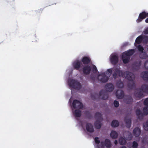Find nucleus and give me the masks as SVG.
Here are the masks:
<instances>
[{
	"instance_id": "46",
	"label": "nucleus",
	"mask_w": 148,
	"mask_h": 148,
	"mask_svg": "<svg viewBox=\"0 0 148 148\" xmlns=\"http://www.w3.org/2000/svg\"><path fill=\"white\" fill-rule=\"evenodd\" d=\"M124 120H126L125 119ZM128 120L130 121V120H131L129 119H128Z\"/></svg>"
},
{
	"instance_id": "27",
	"label": "nucleus",
	"mask_w": 148,
	"mask_h": 148,
	"mask_svg": "<svg viewBox=\"0 0 148 148\" xmlns=\"http://www.w3.org/2000/svg\"><path fill=\"white\" fill-rule=\"evenodd\" d=\"M143 78L145 81H148V71H145L144 72Z\"/></svg>"
},
{
	"instance_id": "10",
	"label": "nucleus",
	"mask_w": 148,
	"mask_h": 148,
	"mask_svg": "<svg viewBox=\"0 0 148 148\" xmlns=\"http://www.w3.org/2000/svg\"><path fill=\"white\" fill-rule=\"evenodd\" d=\"M101 144L102 148H103L104 145H105L106 147L109 148L111 147L112 145L110 140L108 139H105L104 143L103 142H101Z\"/></svg>"
},
{
	"instance_id": "44",
	"label": "nucleus",
	"mask_w": 148,
	"mask_h": 148,
	"mask_svg": "<svg viewBox=\"0 0 148 148\" xmlns=\"http://www.w3.org/2000/svg\"><path fill=\"white\" fill-rule=\"evenodd\" d=\"M81 121L80 123H82V125H81L82 126V127H83V124H82V121Z\"/></svg>"
},
{
	"instance_id": "16",
	"label": "nucleus",
	"mask_w": 148,
	"mask_h": 148,
	"mask_svg": "<svg viewBox=\"0 0 148 148\" xmlns=\"http://www.w3.org/2000/svg\"><path fill=\"white\" fill-rule=\"evenodd\" d=\"M136 113L138 118L140 119H142L144 116L145 115L139 109H138L136 110Z\"/></svg>"
},
{
	"instance_id": "36",
	"label": "nucleus",
	"mask_w": 148,
	"mask_h": 148,
	"mask_svg": "<svg viewBox=\"0 0 148 148\" xmlns=\"http://www.w3.org/2000/svg\"><path fill=\"white\" fill-rule=\"evenodd\" d=\"M138 50L141 52H143L144 51V48L140 45H139L137 47Z\"/></svg>"
},
{
	"instance_id": "29",
	"label": "nucleus",
	"mask_w": 148,
	"mask_h": 148,
	"mask_svg": "<svg viewBox=\"0 0 148 148\" xmlns=\"http://www.w3.org/2000/svg\"><path fill=\"white\" fill-rule=\"evenodd\" d=\"M128 87L131 89H132L134 88H135V84L134 82L132 81L128 84Z\"/></svg>"
},
{
	"instance_id": "28",
	"label": "nucleus",
	"mask_w": 148,
	"mask_h": 148,
	"mask_svg": "<svg viewBox=\"0 0 148 148\" xmlns=\"http://www.w3.org/2000/svg\"><path fill=\"white\" fill-rule=\"evenodd\" d=\"M119 125L118 121H112L111 123V125L112 127H116L119 126Z\"/></svg>"
},
{
	"instance_id": "41",
	"label": "nucleus",
	"mask_w": 148,
	"mask_h": 148,
	"mask_svg": "<svg viewBox=\"0 0 148 148\" xmlns=\"http://www.w3.org/2000/svg\"><path fill=\"white\" fill-rule=\"evenodd\" d=\"M107 71L109 73H110V74H112L113 72V68L112 69H108Z\"/></svg>"
},
{
	"instance_id": "43",
	"label": "nucleus",
	"mask_w": 148,
	"mask_h": 148,
	"mask_svg": "<svg viewBox=\"0 0 148 148\" xmlns=\"http://www.w3.org/2000/svg\"><path fill=\"white\" fill-rule=\"evenodd\" d=\"M114 143L115 145H116L118 143V141L117 140H115L114 141Z\"/></svg>"
},
{
	"instance_id": "22",
	"label": "nucleus",
	"mask_w": 148,
	"mask_h": 148,
	"mask_svg": "<svg viewBox=\"0 0 148 148\" xmlns=\"http://www.w3.org/2000/svg\"><path fill=\"white\" fill-rule=\"evenodd\" d=\"M95 118L97 120H103V118L102 117L101 114L99 112H96L95 114Z\"/></svg>"
},
{
	"instance_id": "11",
	"label": "nucleus",
	"mask_w": 148,
	"mask_h": 148,
	"mask_svg": "<svg viewBox=\"0 0 148 148\" xmlns=\"http://www.w3.org/2000/svg\"><path fill=\"white\" fill-rule=\"evenodd\" d=\"M110 61L113 65L116 64L118 62V58L117 56L115 55H112L110 56Z\"/></svg>"
},
{
	"instance_id": "26",
	"label": "nucleus",
	"mask_w": 148,
	"mask_h": 148,
	"mask_svg": "<svg viewBox=\"0 0 148 148\" xmlns=\"http://www.w3.org/2000/svg\"><path fill=\"white\" fill-rule=\"evenodd\" d=\"M119 142L120 144L121 145H125L127 142L126 140L122 137L119 138Z\"/></svg>"
},
{
	"instance_id": "25",
	"label": "nucleus",
	"mask_w": 148,
	"mask_h": 148,
	"mask_svg": "<svg viewBox=\"0 0 148 148\" xmlns=\"http://www.w3.org/2000/svg\"><path fill=\"white\" fill-rule=\"evenodd\" d=\"M74 114L75 117H79L81 115V112L78 109H76L75 110Z\"/></svg>"
},
{
	"instance_id": "33",
	"label": "nucleus",
	"mask_w": 148,
	"mask_h": 148,
	"mask_svg": "<svg viewBox=\"0 0 148 148\" xmlns=\"http://www.w3.org/2000/svg\"><path fill=\"white\" fill-rule=\"evenodd\" d=\"M126 138L127 140H131L132 138V134L130 132H128L127 136H126Z\"/></svg>"
},
{
	"instance_id": "18",
	"label": "nucleus",
	"mask_w": 148,
	"mask_h": 148,
	"mask_svg": "<svg viewBox=\"0 0 148 148\" xmlns=\"http://www.w3.org/2000/svg\"><path fill=\"white\" fill-rule=\"evenodd\" d=\"M82 62L84 64H88L91 62L90 58L87 56L83 57L82 60Z\"/></svg>"
},
{
	"instance_id": "35",
	"label": "nucleus",
	"mask_w": 148,
	"mask_h": 148,
	"mask_svg": "<svg viewBox=\"0 0 148 148\" xmlns=\"http://www.w3.org/2000/svg\"><path fill=\"white\" fill-rule=\"evenodd\" d=\"M138 146V144L136 141H134L133 142L132 147L133 148H137Z\"/></svg>"
},
{
	"instance_id": "8",
	"label": "nucleus",
	"mask_w": 148,
	"mask_h": 148,
	"mask_svg": "<svg viewBox=\"0 0 148 148\" xmlns=\"http://www.w3.org/2000/svg\"><path fill=\"white\" fill-rule=\"evenodd\" d=\"M72 107L74 109H82L83 108V105L80 101L77 100L75 99L73 101Z\"/></svg>"
},
{
	"instance_id": "17",
	"label": "nucleus",
	"mask_w": 148,
	"mask_h": 148,
	"mask_svg": "<svg viewBox=\"0 0 148 148\" xmlns=\"http://www.w3.org/2000/svg\"><path fill=\"white\" fill-rule=\"evenodd\" d=\"M86 129L87 132L90 133H92L94 129L92 125L90 123H87L86 125Z\"/></svg>"
},
{
	"instance_id": "21",
	"label": "nucleus",
	"mask_w": 148,
	"mask_h": 148,
	"mask_svg": "<svg viewBox=\"0 0 148 148\" xmlns=\"http://www.w3.org/2000/svg\"><path fill=\"white\" fill-rule=\"evenodd\" d=\"M110 136L113 139L116 138L118 136V134L115 131H112L110 134Z\"/></svg>"
},
{
	"instance_id": "14",
	"label": "nucleus",
	"mask_w": 148,
	"mask_h": 148,
	"mask_svg": "<svg viewBox=\"0 0 148 148\" xmlns=\"http://www.w3.org/2000/svg\"><path fill=\"white\" fill-rule=\"evenodd\" d=\"M82 65V62L79 60L75 61L73 64V66L74 69L77 70H79Z\"/></svg>"
},
{
	"instance_id": "42",
	"label": "nucleus",
	"mask_w": 148,
	"mask_h": 148,
	"mask_svg": "<svg viewBox=\"0 0 148 148\" xmlns=\"http://www.w3.org/2000/svg\"><path fill=\"white\" fill-rule=\"evenodd\" d=\"M147 141L146 139L144 138L142 140V143L143 144H145L147 143Z\"/></svg>"
},
{
	"instance_id": "38",
	"label": "nucleus",
	"mask_w": 148,
	"mask_h": 148,
	"mask_svg": "<svg viewBox=\"0 0 148 148\" xmlns=\"http://www.w3.org/2000/svg\"><path fill=\"white\" fill-rule=\"evenodd\" d=\"M144 104L145 105L148 106V97L144 101Z\"/></svg>"
},
{
	"instance_id": "47",
	"label": "nucleus",
	"mask_w": 148,
	"mask_h": 148,
	"mask_svg": "<svg viewBox=\"0 0 148 148\" xmlns=\"http://www.w3.org/2000/svg\"><path fill=\"white\" fill-rule=\"evenodd\" d=\"M42 10H43V9H40V10H42Z\"/></svg>"
},
{
	"instance_id": "34",
	"label": "nucleus",
	"mask_w": 148,
	"mask_h": 148,
	"mask_svg": "<svg viewBox=\"0 0 148 148\" xmlns=\"http://www.w3.org/2000/svg\"><path fill=\"white\" fill-rule=\"evenodd\" d=\"M143 127L145 130L148 131V121H146V122L144 123Z\"/></svg>"
},
{
	"instance_id": "6",
	"label": "nucleus",
	"mask_w": 148,
	"mask_h": 148,
	"mask_svg": "<svg viewBox=\"0 0 148 148\" xmlns=\"http://www.w3.org/2000/svg\"><path fill=\"white\" fill-rule=\"evenodd\" d=\"M148 16V13L146 12L145 11H143L139 14L138 19L136 20L137 23H139L142 21Z\"/></svg>"
},
{
	"instance_id": "31",
	"label": "nucleus",
	"mask_w": 148,
	"mask_h": 148,
	"mask_svg": "<svg viewBox=\"0 0 148 148\" xmlns=\"http://www.w3.org/2000/svg\"><path fill=\"white\" fill-rule=\"evenodd\" d=\"M117 86L119 88H122L124 86L122 82L121 81H118L116 83Z\"/></svg>"
},
{
	"instance_id": "20",
	"label": "nucleus",
	"mask_w": 148,
	"mask_h": 148,
	"mask_svg": "<svg viewBox=\"0 0 148 148\" xmlns=\"http://www.w3.org/2000/svg\"><path fill=\"white\" fill-rule=\"evenodd\" d=\"M101 121H95L94 123L95 128L97 129H100L101 126Z\"/></svg>"
},
{
	"instance_id": "24",
	"label": "nucleus",
	"mask_w": 148,
	"mask_h": 148,
	"mask_svg": "<svg viewBox=\"0 0 148 148\" xmlns=\"http://www.w3.org/2000/svg\"><path fill=\"white\" fill-rule=\"evenodd\" d=\"M140 88L143 90L144 92L148 93V85H143Z\"/></svg>"
},
{
	"instance_id": "7",
	"label": "nucleus",
	"mask_w": 148,
	"mask_h": 148,
	"mask_svg": "<svg viewBox=\"0 0 148 148\" xmlns=\"http://www.w3.org/2000/svg\"><path fill=\"white\" fill-rule=\"evenodd\" d=\"M123 77H125L126 79L131 81H133L135 78L134 75L132 73L129 71L124 72Z\"/></svg>"
},
{
	"instance_id": "4",
	"label": "nucleus",
	"mask_w": 148,
	"mask_h": 148,
	"mask_svg": "<svg viewBox=\"0 0 148 148\" xmlns=\"http://www.w3.org/2000/svg\"><path fill=\"white\" fill-rule=\"evenodd\" d=\"M113 77L116 79L118 77H123L124 72L121 69L120 67H114L113 68Z\"/></svg>"
},
{
	"instance_id": "32",
	"label": "nucleus",
	"mask_w": 148,
	"mask_h": 148,
	"mask_svg": "<svg viewBox=\"0 0 148 148\" xmlns=\"http://www.w3.org/2000/svg\"><path fill=\"white\" fill-rule=\"evenodd\" d=\"M126 127L128 128H130L131 125V121H125Z\"/></svg>"
},
{
	"instance_id": "1",
	"label": "nucleus",
	"mask_w": 148,
	"mask_h": 148,
	"mask_svg": "<svg viewBox=\"0 0 148 148\" xmlns=\"http://www.w3.org/2000/svg\"><path fill=\"white\" fill-rule=\"evenodd\" d=\"M105 87L106 89V91L102 90L99 92V93L100 97L103 100L107 99L108 97V95L107 91L111 92L114 89V86L110 83L106 84Z\"/></svg>"
},
{
	"instance_id": "9",
	"label": "nucleus",
	"mask_w": 148,
	"mask_h": 148,
	"mask_svg": "<svg viewBox=\"0 0 148 148\" xmlns=\"http://www.w3.org/2000/svg\"><path fill=\"white\" fill-rule=\"evenodd\" d=\"M99 79L101 82L106 83L108 81L109 78L105 73H102L99 75Z\"/></svg>"
},
{
	"instance_id": "3",
	"label": "nucleus",
	"mask_w": 148,
	"mask_h": 148,
	"mask_svg": "<svg viewBox=\"0 0 148 148\" xmlns=\"http://www.w3.org/2000/svg\"><path fill=\"white\" fill-rule=\"evenodd\" d=\"M135 52L134 49H131L124 52L122 54L121 58L124 64L128 63L130 59V56L132 55Z\"/></svg>"
},
{
	"instance_id": "12",
	"label": "nucleus",
	"mask_w": 148,
	"mask_h": 148,
	"mask_svg": "<svg viewBox=\"0 0 148 148\" xmlns=\"http://www.w3.org/2000/svg\"><path fill=\"white\" fill-rule=\"evenodd\" d=\"M115 94L117 98L120 99H123L124 96V92L121 90H117Z\"/></svg>"
},
{
	"instance_id": "2",
	"label": "nucleus",
	"mask_w": 148,
	"mask_h": 148,
	"mask_svg": "<svg viewBox=\"0 0 148 148\" xmlns=\"http://www.w3.org/2000/svg\"><path fill=\"white\" fill-rule=\"evenodd\" d=\"M82 69L83 73L86 75H89L91 71L93 74H96L98 72L97 67L93 64H92L91 66H85L83 67Z\"/></svg>"
},
{
	"instance_id": "19",
	"label": "nucleus",
	"mask_w": 148,
	"mask_h": 148,
	"mask_svg": "<svg viewBox=\"0 0 148 148\" xmlns=\"http://www.w3.org/2000/svg\"><path fill=\"white\" fill-rule=\"evenodd\" d=\"M140 130L138 127L135 128L133 130V134L136 137L140 135Z\"/></svg>"
},
{
	"instance_id": "5",
	"label": "nucleus",
	"mask_w": 148,
	"mask_h": 148,
	"mask_svg": "<svg viewBox=\"0 0 148 148\" xmlns=\"http://www.w3.org/2000/svg\"><path fill=\"white\" fill-rule=\"evenodd\" d=\"M68 84L70 87L75 89L79 90L81 87L80 82L75 79L69 80L68 81Z\"/></svg>"
},
{
	"instance_id": "45",
	"label": "nucleus",
	"mask_w": 148,
	"mask_h": 148,
	"mask_svg": "<svg viewBox=\"0 0 148 148\" xmlns=\"http://www.w3.org/2000/svg\"><path fill=\"white\" fill-rule=\"evenodd\" d=\"M121 148H127L125 147V146H123Z\"/></svg>"
},
{
	"instance_id": "15",
	"label": "nucleus",
	"mask_w": 148,
	"mask_h": 148,
	"mask_svg": "<svg viewBox=\"0 0 148 148\" xmlns=\"http://www.w3.org/2000/svg\"><path fill=\"white\" fill-rule=\"evenodd\" d=\"M124 102L128 104L131 103L133 101V99L131 96L129 95H125L123 99Z\"/></svg>"
},
{
	"instance_id": "40",
	"label": "nucleus",
	"mask_w": 148,
	"mask_h": 148,
	"mask_svg": "<svg viewBox=\"0 0 148 148\" xmlns=\"http://www.w3.org/2000/svg\"><path fill=\"white\" fill-rule=\"evenodd\" d=\"M143 33L145 34H148V27L145 29L143 32Z\"/></svg>"
},
{
	"instance_id": "39",
	"label": "nucleus",
	"mask_w": 148,
	"mask_h": 148,
	"mask_svg": "<svg viewBox=\"0 0 148 148\" xmlns=\"http://www.w3.org/2000/svg\"><path fill=\"white\" fill-rule=\"evenodd\" d=\"M95 143L97 144H99L100 143V141L99 140V138L97 137L95 138Z\"/></svg>"
},
{
	"instance_id": "37",
	"label": "nucleus",
	"mask_w": 148,
	"mask_h": 148,
	"mask_svg": "<svg viewBox=\"0 0 148 148\" xmlns=\"http://www.w3.org/2000/svg\"><path fill=\"white\" fill-rule=\"evenodd\" d=\"M114 106L116 107H118L119 106V103L118 101L115 100L114 102Z\"/></svg>"
},
{
	"instance_id": "13",
	"label": "nucleus",
	"mask_w": 148,
	"mask_h": 148,
	"mask_svg": "<svg viewBox=\"0 0 148 148\" xmlns=\"http://www.w3.org/2000/svg\"><path fill=\"white\" fill-rule=\"evenodd\" d=\"M143 90L140 88L138 90V92L135 93L134 94L135 97L140 99L143 97Z\"/></svg>"
},
{
	"instance_id": "23",
	"label": "nucleus",
	"mask_w": 148,
	"mask_h": 148,
	"mask_svg": "<svg viewBox=\"0 0 148 148\" xmlns=\"http://www.w3.org/2000/svg\"><path fill=\"white\" fill-rule=\"evenodd\" d=\"M143 39V36L140 35L138 36L136 38L135 43H137L138 44H140L142 42Z\"/></svg>"
},
{
	"instance_id": "48",
	"label": "nucleus",
	"mask_w": 148,
	"mask_h": 148,
	"mask_svg": "<svg viewBox=\"0 0 148 148\" xmlns=\"http://www.w3.org/2000/svg\"><path fill=\"white\" fill-rule=\"evenodd\" d=\"M147 145L148 146V141L147 142Z\"/></svg>"
},
{
	"instance_id": "30",
	"label": "nucleus",
	"mask_w": 148,
	"mask_h": 148,
	"mask_svg": "<svg viewBox=\"0 0 148 148\" xmlns=\"http://www.w3.org/2000/svg\"><path fill=\"white\" fill-rule=\"evenodd\" d=\"M145 107L143 109V112L145 115L148 114V106Z\"/></svg>"
}]
</instances>
